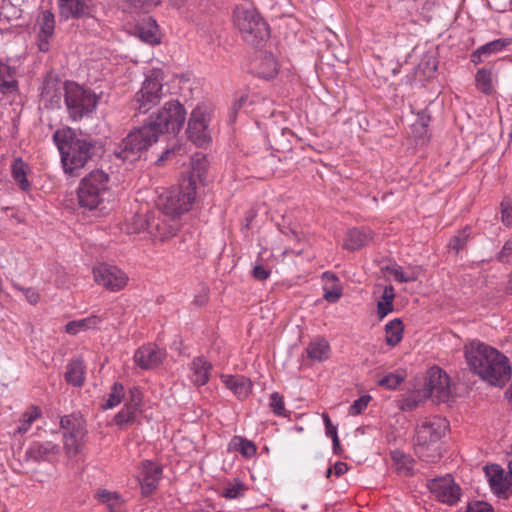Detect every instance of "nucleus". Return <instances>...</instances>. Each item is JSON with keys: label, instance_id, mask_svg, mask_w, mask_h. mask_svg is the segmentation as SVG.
<instances>
[{"label": "nucleus", "instance_id": "49530a36", "mask_svg": "<svg viewBox=\"0 0 512 512\" xmlns=\"http://www.w3.org/2000/svg\"><path fill=\"white\" fill-rule=\"evenodd\" d=\"M491 488L498 493L499 488L504 485L505 472L499 465H493L486 471Z\"/></svg>", "mask_w": 512, "mask_h": 512}, {"label": "nucleus", "instance_id": "864d4df0", "mask_svg": "<svg viewBox=\"0 0 512 512\" xmlns=\"http://www.w3.org/2000/svg\"><path fill=\"white\" fill-rule=\"evenodd\" d=\"M372 397L370 395H363L355 400L349 407V415L357 416L361 414L368 406Z\"/></svg>", "mask_w": 512, "mask_h": 512}, {"label": "nucleus", "instance_id": "c03bdc74", "mask_svg": "<svg viewBox=\"0 0 512 512\" xmlns=\"http://www.w3.org/2000/svg\"><path fill=\"white\" fill-rule=\"evenodd\" d=\"M125 396V389L124 386L121 383H114L111 387V391L108 395L107 401L102 405V408L104 410L112 409L116 406H118L121 401L124 399Z\"/></svg>", "mask_w": 512, "mask_h": 512}, {"label": "nucleus", "instance_id": "7ed1b4c3", "mask_svg": "<svg viewBox=\"0 0 512 512\" xmlns=\"http://www.w3.org/2000/svg\"><path fill=\"white\" fill-rule=\"evenodd\" d=\"M53 140L60 152L64 172L77 175L95 154V143L79 137L71 128L57 130Z\"/></svg>", "mask_w": 512, "mask_h": 512}, {"label": "nucleus", "instance_id": "b1692460", "mask_svg": "<svg viewBox=\"0 0 512 512\" xmlns=\"http://www.w3.org/2000/svg\"><path fill=\"white\" fill-rule=\"evenodd\" d=\"M95 498L104 504L109 512H126L125 502L117 492L101 489L95 493Z\"/></svg>", "mask_w": 512, "mask_h": 512}, {"label": "nucleus", "instance_id": "f3484780", "mask_svg": "<svg viewBox=\"0 0 512 512\" xmlns=\"http://www.w3.org/2000/svg\"><path fill=\"white\" fill-rule=\"evenodd\" d=\"M60 453V446L52 441H33L26 450V457L34 462L51 461Z\"/></svg>", "mask_w": 512, "mask_h": 512}, {"label": "nucleus", "instance_id": "f704fd0d", "mask_svg": "<svg viewBox=\"0 0 512 512\" xmlns=\"http://www.w3.org/2000/svg\"><path fill=\"white\" fill-rule=\"evenodd\" d=\"M394 298L395 292L393 286H385L381 296V300H379L377 303V314L380 319H383L388 313L393 311Z\"/></svg>", "mask_w": 512, "mask_h": 512}, {"label": "nucleus", "instance_id": "bf43d9fd", "mask_svg": "<svg viewBox=\"0 0 512 512\" xmlns=\"http://www.w3.org/2000/svg\"><path fill=\"white\" fill-rule=\"evenodd\" d=\"M465 512H494L491 504L484 501H474L468 503Z\"/></svg>", "mask_w": 512, "mask_h": 512}, {"label": "nucleus", "instance_id": "412c9836", "mask_svg": "<svg viewBox=\"0 0 512 512\" xmlns=\"http://www.w3.org/2000/svg\"><path fill=\"white\" fill-rule=\"evenodd\" d=\"M85 425L63 433L64 449L69 457L76 456L81 450V441L85 436Z\"/></svg>", "mask_w": 512, "mask_h": 512}, {"label": "nucleus", "instance_id": "58836bf2", "mask_svg": "<svg viewBox=\"0 0 512 512\" xmlns=\"http://www.w3.org/2000/svg\"><path fill=\"white\" fill-rule=\"evenodd\" d=\"M428 396L424 391H415L408 395H405L399 401V409L404 412H410L416 409Z\"/></svg>", "mask_w": 512, "mask_h": 512}, {"label": "nucleus", "instance_id": "8fccbe9b", "mask_svg": "<svg viewBox=\"0 0 512 512\" xmlns=\"http://www.w3.org/2000/svg\"><path fill=\"white\" fill-rule=\"evenodd\" d=\"M404 381V377L397 373H389L382 377L378 381V385L384 387L389 390L396 389L402 382Z\"/></svg>", "mask_w": 512, "mask_h": 512}, {"label": "nucleus", "instance_id": "f8f14e48", "mask_svg": "<svg viewBox=\"0 0 512 512\" xmlns=\"http://www.w3.org/2000/svg\"><path fill=\"white\" fill-rule=\"evenodd\" d=\"M423 391L429 397H435L439 402H446L450 397L449 376L439 367L428 371V377Z\"/></svg>", "mask_w": 512, "mask_h": 512}, {"label": "nucleus", "instance_id": "ea45409f", "mask_svg": "<svg viewBox=\"0 0 512 512\" xmlns=\"http://www.w3.org/2000/svg\"><path fill=\"white\" fill-rule=\"evenodd\" d=\"M248 486L239 479L228 482L222 491V496L226 499H239L245 496Z\"/></svg>", "mask_w": 512, "mask_h": 512}, {"label": "nucleus", "instance_id": "7c9ffc66", "mask_svg": "<svg viewBox=\"0 0 512 512\" xmlns=\"http://www.w3.org/2000/svg\"><path fill=\"white\" fill-rule=\"evenodd\" d=\"M404 325L399 318L389 321L385 325V341L387 345L395 347L403 338Z\"/></svg>", "mask_w": 512, "mask_h": 512}, {"label": "nucleus", "instance_id": "680f3d73", "mask_svg": "<svg viewBox=\"0 0 512 512\" xmlns=\"http://www.w3.org/2000/svg\"><path fill=\"white\" fill-rule=\"evenodd\" d=\"M430 122V116L426 114L424 111L418 114V119L414 124L415 129H420V133H426L427 127Z\"/></svg>", "mask_w": 512, "mask_h": 512}, {"label": "nucleus", "instance_id": "37998d69", "mask_svg": "<svg viewBox=\"0 0 512 512\" xmlns=\"http://www.w3.org/2000/svg\"><path fill=\"white\" fill-rule=\"evenodd\" d=\"M40 416V409L36 406H31L27 411H25L22 414L20 425L17 428V432L19 434L26 433L30 429L32 423L36 421Z\"/></svg>", "mask_w": 512, "mask_h": 512}, {"label": "nucleus", "instance_id": "39448f33", "mask_svg": "<svg viewBox=\"0 0 512 512\" xmlns=\"http://www.w3.org/2000/svg\"><path fill=\"white\" fill-rule=\"evenodd\" d=\"M233 22L243 40L252 46H259L269 37L268 24L250 5H237L234 9Z\"/></svg>", "mask_w": 512, "mask_h": 512}, {"label": "nucleus", "instance_id": "4be33fe9", "mask_svg": "<svg viewBox=\"0 0 512 512\" xmlns=\"http://www.w3.org/2000/svg\"><path fill=\"white\" fill-rule=\"evenodd\" d=\"M192 382L197 386L205 385L210 378L212 364L204 357H196L191 363Z\"/></svg>", "mask_w": 512, "mask_h": 512}, {"label": "nucleus", "instance_id": "6e6552de", "mask_svg": "<svg viewBox=\"0 0 512 512\" xmlns=\"http://www.w3.org/2000/svg\"><path fill=\"white\" fill-rule=\"evenodd\" d=\"M164 73L161 69H152L146 76L139 91L131 101V108L139 114H146L158 105L163 98Z\"/></svg>", "mask_w": 512, "mask_h": 512}, {"label": "nucleus", "instance_id": "2eb2a0df", "mask_svg": "<svg viewBox=\"0 0 512 512\" xmlns=\"http://www.w3.org/2000/svg\"><path fill=\"white\" fill-rule=\"evenodd\" d=\"M166 358V351L153 344L138 348L134 354V361L141 369L157 368Z\"/></svg>", "mask_w": 512, "mask_h": 512}, {"label": "nucleus", "instance_id": "c756f323", "mask_svg": "<svg viewBox=\"0 0 512 512\" xmlns=\"http://www.w3.org/2000/svg\"><path fill=\"white\" fill-rule=\"evenodd\" d=\"M28 170V165L21 158H17L13 161L11 166V175L22 191H28L31 187V184L27 179Z\"/></svg>", "mask_w": 512, "mask_h": 512}, {"label": "nucleus", "instance_id": "c85d7f7f", "mask_svg": "<svg viewBox=\"0 0 512 512\" xmlns=\"http://www.w3.org/2000/svg\"><path fill=\"white\" fill-rule=\"evenodd\" d=\"M61 16L79 18L86 14L88 6L85 0H66L59 2Z\"/></svg>", "mask_w": 512, "mask_h": 512}, {"label": "nucleus", "instance_id": "052dcab7", "mask_svg": "<svg viewBox=\"0 0 512 512\" xmlns=\"http://www.w3.org/2000/svg\"><path fill=\"white\" fill-rule=\"evenodd\" d=\"M341 296L342 289L337 285L333 286L330 290L324 289L323 298L330 303L337 302Z\"/></svg>", "mask_w": 512, "mask_h": 512}, {"label": "nucleus", "instance_id": "c9c22d12", "mask_svg": "<svg viewBox=\"0 0 512 512\" xmlns=\"http://www.w3.org/2000/svg\"><path fill=\"white\" fill-rule=\"evenodd\" d=\"M37 24L40 29L38 37L51 38L53 36L55 29V17L51 11H42L38 16Z\"/></svg>", "mask_w": 512, "mask_h": 512}, {"label": "nucleus", "instance_id": "9b49d317", "mask_svg": "<svg viewBox=\"0 0 512 512\" xmlns=\"http://www.w3.org/2000/svg\"><path fill=\"white\" fill-rule=\"evenodd\" d=\"M209 120V115L201 107H196L189 118L186 133L188 138L199 147L205 146L210 141Z\"/></svg>", "mask_w": 512, "mask_h": 512}, {"label": "nucleus", "instance_id": "a19ab883", "mask_svg": "<svg viewBox=\"0 0 512 512\" xmlns=\"http://www.w3.org/2000/svg\"><path fill=\"white\" fill-rule=\"evenodd\" d=\"M152 214H135L126 223V231L129 234H137L142 231H148V223Z\"/></svg>", "mask_w": 512, "mask_h": 512}, {"label": "nucleus", "instance_id": "603ef678", "mask_svg": "<svg viewBox=\"0 0 512 512\" xmlns=\"http://www.w3.org/2000/svg\"><path fill=\"white\" fill-rule=\"evenodd\" d=\"M248 95L246 93H241L237 95L230 107L229 110V121L233 123L236 120L237 113L242 109V107L247 102Z\"/></svg>", "mask_w": 512, "mask_h": 512}, {"label": "nucleus", "instance_id": "5701e85b", "mask_svg": "<svg viewBox=\"0 0 512 512\" xmlns=\"http://www.w3.org/2000/svg\"><path fill=\"white\" fill-rule=\"evenodd\" d=\"M392 465L395 471L402 476H412L414 474L415 460L400 450H394L390 453Z\"/></svg>", "mask_w": 512, "mask_h": 512}, {"label": "nucleus", "instance_id": "69168bd1", "mask_svg": "<svg viewBox=\"0 0 512 512\" xmlns=\"http://www.w3.org/2000/svg\"><path fill=\"white\" fill-rule=\"evenodd\" d=\"M486 58L487 57H485V53L481 52V48L479 47L478 49H476L475 51H473L471 53L470 61L473 64L478 65V64L483 63Z\"/></svg>", "mask_w": 512, "mask_h": 512}, {"label": "nucleus", "instance_id": "bb28decb", "mask_svg": "<svg viewBox=\"0 0 512 512\" xmlns=\"http://www.w3.org/2000/svg\"><path fill=\"white\" fill-rule=\"evenodd\" d=\"M208 168V160L203 154H194L191 157V171L186 180H192L193 186L196 187L197 182H203Z\"/></svg>", "mask_w": 512, "mask_h": 512}, {"label": "nucleus", "instance_id": "4c0bfd02", "mask_svg": "<svg viewBox=\"0 0 512 512\" xmlns=\"http://www.w3.org/2000/svg\"><path fill=\"white\" fill-rule=\"evenodd\" d=\"M139 37L149 43V44H157L159 43L158 37V25L156 20L149 17L146 25L141 24L137 26Z\"/></svg>", "mask_w": 512, "mask_h": 512}, {"label": "nucleus", "instance_id": "a211bd4d", "mask_svg": "<svg viewBox=\"0 0 512 512\" xmlns=\"http://www.w3.org/2000/svg\"><path fill=\"white\" fill-rule=\"evenodd\" d=\"M373 238V232L369 228H352L348 230L343 248L355 251L366 246Z\"/></svg>", "mask_w": 512, "mask_h": 512}, {"label": "nucleus", "instance_id": "4468645a", "mask_svg": "<svg viewBox=\"0 0 512 512\" xmlns=\"http://www.w3.org/2000/svg\"><path fill=\"white\" fill-rule=\"evenodd\" d=\"M162 477V467L151 460L142 461L139 467L138 481L144 496L151 495Z\"/></svg>", "mask_w": 512, "mask_h": 512}, {"label": "nucleus", "instance_id": "a878e982", "mask_svg": "<svg viewBox=\"0 0 512 512\" xmlns=\"http://www.w3.org/2000/svg\"><path fill=\"white\" fill-rule=\"evenodd\" d=\"M15 68L0 61V91L4 94L16 92L18 81Z\"/></svg>", "mask_w": 512, "mask_h": 512}, {"label": "nucleus", "instance_id": "aec40b11", "mask_svg": "<svg viewBox=\"0 0 512 512\" xmlns=\"http://www.w3.org/2000/svg\"><path fill=\"white\" fill-rule=\"evenodd\" d=\"M86 366L81 358L70 360L66 365L64 378L69 385L81 387L85 382Z\"/></svg>", "mask_w": 512, "mask_h": 512}, {"label": "nucleus", "instance_id": "4d7b16f0", "mask_svg": "<svg viewBox=\"0 0 512 512\" xmlns=\"http://www.w3.org/2000/svg\"><path fill=\"white\" fill-rule=\"evenodd\" d=\"M13 287L16 290L22 292L24 294L26 300L31 305H36L39 302L40 295H39V293L34 288H32V287L25 288V287L20 286L17 283H13Z\"/></svg>", "mask_w": 512, "mask_h": 512}, {"label": "nucleus", "instance_id": "3c124183", "mask_svg": "<svg viewBox=\"0 0 512 512\" xmlns=\"http://www.w3.org/2000/svg\"><path fill=\"white\" fill-rule=\"evenodd\" d=\"M501 222L508 228L512 227V201L503 199L500 203Z\"/></svg>", "mask_w": 512, "mask_h": 512}, {"label": "nucleus", "instance_id": "774afa93", "mask_svg": "<svg viewBox=\"0 0 512 512\" xmlns=\"http://www.w3.org/2000/svg\"><path fill=\"white\" fill-rule=\"evenodd\" d=\"M49 39L50 38L39 37V49L41 51H43V52L48 51V49H49Z\"/></svg>", "mask_w": 512, "mask_h": 512}, {"label": "nucleus", "instance_id": "2f4dec72", "mask_svg": "<svg viewBox=\"0 0 512 512\" xmlns=\"http://www.w3.org/2000/svg\"><path fill=\"white\" fill-rule=\"evenodd\" d=\"M475 83L480 92L491 95L494 91L492 69L487 67L480 68L475 74Z\"/></svg>", "mask_w": 512, "mask_h": 512}, {"label": "nucleus", "instance_id": "473e14b6", "mask_svg": "<svg viewBox=\"0 0 512 512\" xmlns=\"http://www.w3.org/2000/svg\"><path fill=\"white\" fill-rule=\"evenodd\" d=\"M229 450L237 451L246 458L253 457L257 452L256 445L241 436H234L229 443Z\"/></svg>", "mask_w": 512, "mask_h": 512}, {"label": "nucleus", "instance_id": "cd10ccee", "mask_svg": "<svg viewBox=\"0 0 512 512\" xmlns=\"http://www.w3.org/2000/svg\"><path fill=\"white\" fill-rule=\"evenodd\" d=\"M132 399L129 403H126L125 406L115 415L114 421L116 425L123 426L128 423H131L136 418L137 407L140 404L139 396H135L134 392L131 391Z\"/></svg>", "mask_w": 512, "mask_h": 512}, {"label": "nucleus", "instance_id": "de8ad7c7", "mask_svg": "<svg viewBox=\"0 0 512 512\" xmlns=\"http://www.w3.org/2000/svg\"><path fill=\"white\" fill-rule=\"evenodd\" d=\"M386 270L396 281L400 283L414 282L417 280V275L415 273H405L402 267L398 265L387 267Z\"/></svg>", "mask_w": 512, "mask_h": 512}, {"label": "nucleus", "instance_id": "6ab92c4d", "mask_svg": "<svg viewBox=\"0 0 512 512\" xmlns=\"http://www.w3.org/2000/svg\"><path fill=\"white\" fill-rule=\"evenodd\" d=\"M221 381L239 399H245L251 391V381L242 375L222 374Z\"/></svg>", "mask_w": 512, "mask_h": 512}, {"label": "nucleus", "instance_id": "dca6fc26", "mask_svg": "<svg viewBox=\"0 0 512 512\" xmlns=\"http://www.w3.org/2000/svg\"><path fill=\"white\" fill-rule=\"evenodd\" d=\"M168 215L150 216V222L148 223L147 233L154 239L165 241L176 235L178 231V225L176 223H170L166 218Z\"/></svg>", "mask_w": 512, "mask_h": 512}, {"label": "nucleus", "instance_id": "1a4fd4ad", "mask_svg": "<svg viewBox=\"0 0 512 512\" xmlns=\"http://www.w3.org/2000/svg\"><path fill=\"white\" fill-rule=\"evenodd\" d=\"M196 197L192 180H183L179 187L169 193L163 203L164 214L175 217L191 208Z\"/></svg>", "mask_w": 512, "mask_h": 512}, {"label": "nucleus", "instance_id": "09e8293b", "mask_svg": "<svg viewBox=\"0 0 512 512\" xmlns=\"http://www.w3.org/2000/svg\"><path fill=\"white\" fill-rule=\"evenodd\" d=\"M269 406L275 415L283 417L288 416V412L285 409L283 396L278 392H273L270 395Z\"/></svg>", "mask_w": 512, "mask_h": 512}, {"label": "nucleus", "instance_id": "13d9d810", "mask_svg": "<svg viewBox=\"0 0 512 512\" xmlns=\"http://www.w3.org/2000/svg\"><path fill=\"white\" fill-rule=\"evenodd\" d=\"M271 275V269L257 262L252 269V277L257 281H265Z\"/></svg>", "mask_w": 512, "mask_h": 512}, {"label": "nucleus", "instance_id": "79ce46f5", "mask_svg": "<svg viewBox=\"0 0 512 512\" xmlns=\"http://www.w3.org/2000/svg\"><path fill=\"white\" fill-rule=\"evenodd\" d=\"M471 236V228L469 226L464 227L462 230L458 231L457 234L452 236L449 240L448 247L450 250L454 251L458 254L461 250H463Z\"/></svg>", "mask_w": 512, "mask_h": 512}, {"label": "nucleus", "instance_id": "423d86ee", "mask_svg": "<svg viewBox=\"0 0 512 512\" xmlns=\"http://www.w3.org/2000/svg\"><path fill=\"white\" fill-rule=\"evenodd\" d=\"M63 91L64 104L73 121L89 117L96 110L99 97L91 89L74 81H65Z\"/></svg>", "mask_w": 512, "mask_h": 512}, {"label": "nucleus", "instance_id": "9d476101", "mask_svg": "<svg viewBox=\"0 0 512 512\" xmlns=\"http://www.w3.org/2000/svg\"><path fill=\"white\" fill-rule=\"evenodd\" d=\"M95 281L111 291L123 289L128 281L127 275L118 267L101 263L93 268Z\"/></svg>", "mask_w": 512, "mask_h": 512}, {"label": "nucleus", "instance_id": "e2e57ef3", "mask_svg": "<svg viewBox=\"0 0 512 512\" xmlns=\"http://www.w3.org/2000/svg\"><path fill=\"white\" fill-rule=\"evenodd\" d=\"M322 417H323V421H324V424H325L326 435L328 437H330V438L334 437L335 435H338L337 427L332 424L328 414L327 413H323Z\"/></svg>", "mask_w": 512, "mask_h": 512}, {"label": "nucleus", "instance_id": "e433bc0d", "mask_svg": "<svg viewBox=\"0 0 512 512\" xmlns=\"http://www.w3.org/2000/svg\"><path fill=\"white\" fill-rule=\"evenodd\" d=\"M306 351L310 359L323 361L329 356V344L324 339H317L309 343Z\"/></svg>", "mask_w": 512, "mask_h": 512}, {"label": "nucleus", "instance_id": "20e7f679", "mask_svg": "<svg viewBox=\"0 0 512 512\" xmlns=\"http://www.w3.org/2000/svg\"><path fill=\"white\" fill-rule=\"evenodd\" d=\"M447 429V421L440 417L426 418L418 424L414 443L416 455L423 461L435 462L440 457L436 444Z\"/></svg>", "mask_w": 512, "mask_h": 512}, {"label": "nucleus", "instance_id": "ddd939ff", "mask_svg": "<svg viewBox=\"0 0 512 512\" xmlns=\"http://www.w3.org/2000/svg\"><path fill=\"white\" fill-rule=\"evenodd\" d=\"M431 493L442 503L456 504L460 499L461 489L451 476L432 479L428 483Z\"/></svg>", "mask_w": 512, "mask_h": 512}, {"label": "nucleus", "instance_id": "0e129e2a", "mask_svg": "<svg viewBox=\"0 0 512 512\" xmlns=\"http://www.w3.org/2000/svg\"><path fill=\"white\" fill-rule=\"evenodd\" d=\"M512 493V475L508 472L505 474V482L502 487L499 488L498 494H510Z\"/></svg>", "mask_w": 512, "mask_h": 512}, {"label": "nucleus", "instance_id": "5fc2aeb1", "mask_svg": "<svg viewBox=\"0 0 512 512\" xmlns=\"http://www.w3.org/2000/svg\"><path fill=\"white\" fill-rule=\"evenodd\" d=\"M496 259L503 264H512V237L504 243L502 249L497 253Z\"/></svg>", "mask_w": 512, "mask_h": 512}, {"label": "nucleus", "instance_id": "f03ea898", "mask_svg": "<svg viewBox=\"0 0 512 512\" xmlns=\"http://www.w3.org/2000/svg\"><path fill=\"white\" fill-rule=\"evenodd\" d=\"M469 370L481 380L495 387H504L511 378L509 359L496 348L474 339L463 347Z\"/></svg>", "mask_w": 512, "mask_h": 512}, {"label": "nucleus", "instance_id": "72a5a7b5", "mask_svg": "<svg viewBox=\"0 0 512 512\" xmlns=\"http://www.w3.org/2000/svg\"><path fill=\"white\" fill-rule=\"evenodd\" d=\"M278 62L270 53H265L258 65V74L264 79L274 78L278 73Z\"/></svg>", "mask_w": 512, "mask_h": 512}, {"label": "nucleus", "instance_id": "0eeeda50", "mask_svg": "<svg viewBox=\"0 0 512 512\" xmlns=\"http://www.w3.org/2000/svg\"><path fill=\"white\" fill-rule=\"evenodd\" d=\"M109 176L102 170H93L85 176L77 189L80 207L93 210L99 207L109 193Z\"/></svg>", "mask_w": 512, "mask_h": 512}, {"label": "nucleus", "instance_id": "338daca9", "mask_svg": "<svg viewBox=\"0 0 512 512\" xmlns=\"http://www.w3.org/2000/svg\"><path fill=\"white\" fill-rule=\"evenodd\" d=\"M333 470L334 474L339 477L344 475L348 471V465L344 462L339 461L335 463Z\"/></svg>", "mask_w": 512, "mask_h": 512}, {"label": "nucleus", "instance_id": "6e6d98bb", "mask_svg": "<svg viewBox=\"0 0 512 512\" xmlns=\"http://www.w3.org/2000/svg\"><path fill=\"white\" fill-rule=\"evenodd\" d=\"M82 425H84V421L75 415H65L60 420V427L64 430V432Z\"/></svg>", "mask_w": 512, "mask_h": 512}, {"label": "nucleus", "instance_id": "a18cd8bd", "mask_svg": "<svg viewBox=\"0 0 512 512\" xmlns=\"http://www.w3.org/2000/svg\"><path fill=\"white\" fill-rule=\"evenodd\" d=\"M511 44L512 38H499L480 46V48L481 52H484L485 57L488 58L492 54H496L503 51L506 47H508Z\"/></svg>", "mask_w": 512, "mask_h": 512}, {"label": "nucleus", "instance_id": "f257e3e1", "mask_svg": "<svg viewBox=\"0 0 512 512\" xmlns=\"http://www.w3.org/2000/svg\"><path fill=\"white\" fill-rule=\"evenodd\" d=\"M186 120V110L178 100L166 102L145 123L131 131L115 148L114 155L123 162L137 160L140 153L156 143L163 134L176 135Z\"/></svg>", "mask_w": 512, "mask_h": 512}, {"label": "nucleus", "instance_id": "393cba45", "mask_svg": "<svg viewBox=\"0 0 512 512\" xmlns=\"http://www.w3.org/2000/svg\"><path fill=\"white\" fill-rule=\"evenodd\" d=\"M104 319V316L93 314L83 319L70 321L66 324L65 331L70 335H76L80 331L97 328Z\"/></svg>", "mask_w": 512, "mask_h": 512}]
</instances>
